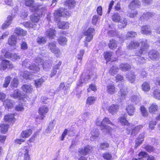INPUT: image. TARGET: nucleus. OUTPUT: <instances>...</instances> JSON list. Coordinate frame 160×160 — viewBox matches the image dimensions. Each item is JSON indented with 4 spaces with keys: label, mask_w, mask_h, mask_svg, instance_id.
I'll return each instance as SVG.
<instances>
[{
    "label": "nucleus",
    "mask_w": 160,
    "mask_h": 160,
    "mask_svg": "<svg viewBox=\"0 0 160 160\" xmlns=\"http://www.w3.org/2000/svg\"><path fill=\"white\" fill-rule=\"evenodd\" d=\"M96 124L97 126H100L103 128H101L104 132L106 133H110L112 129L111 127L108 126L106 125L108 124L113 125L112 123L110 121L109 119L107 118H104L102 120L99 118H98L96 120Z\"/></svg>",
    "instance_id": "1"
},
{
    "label": "nucleus",
    "mask_w": 160,
    "mask_h": 160,
    "mask_svg": "<svg viewBox=\"0 0 160 160\" xmlns=\"http://www.w3.org/2000/svg\"><path fill=\"white\" fill-rule=\"evenodd\" d=\"M95 32V30L93 28H90L83 32V35L86 36L83 42L84 47H88V42L92 39Z\"/></svg>",
    "instance_id": "2"
},
{
    "label": "nucleus",
    "mask_w": 160,
    "mask_h": 160,
    "mask_svg": "<svg viewBox=\"0 0 160 160\" xmlns=\"http://www.w3.org/2000/svg\"><path fill=\"white\" fill-rule=\"evenodd\" d=\"M22 65L23 67L27 68L34 73L37 72L40 70V67L37 65L35 60L33 62L30 64L28 60H26L22 62Z\"/></svg>",
    "instance_id": "3"
},
{
    "label": "nucleus",
    "mask_w": 160,
    "mask_h": 160,
    "mask_svg": "<svg viewBox=\"0 0 160 160\" xmlns=\"http://www.w3.org/2000/svg\"><path fill=\"white\" fill-rule=\"evenodd\" d=\"M69 13L66 10L62 8H60L59 9L56 10L54 13V16L55 19L58 20V18L60 17L67 18L69 16Z\"/></svg>",
    "instance_id": "4"
},
{
    "label": "nucleus",
    "mask_w": 160,
    "mask_h": 160,
    "mask_svg": "<svg viewBox=\"0 0 160 160\" xmlns=\"http://www.w3.org/2000/svg\"><path fill=\"white\" fill-rule=\"evenodd\" d=\"M35 62L37 65L39 67V66L42 65L43 68L45 69H49L52 66L51 62L49 61H46L43 63V60L40 58L35 59Z\"/></svg>",
    "instance_id": "5"
},
{
    "label": "nucleus",
    "mask_w": 160,
    "mask_h": 160,
    "mask_svg": "<svg viewBox=\"0 0 160 160\" xmlns=\"http://www.w3.org/2000/svg\"><path fill=\"white\" fill-rule=\"evenodd\" d=\"M48 48L52 53L55 54L57 56L61 54L60 49L57 47L56 42H50L48 44Z\"/></svg>",
    "instance_id": "6"
},
{
    "label": "nucleus",
    "mask_w": 160,
    "mask_h": 160,
    "mask_svg": "<svg viewBox=\"0 0 160 160\" xmlns=\"http://www.w3.org/2000/svg\"><path fill=\"white\" fill-rule=\"evenodd\" d=\"M13 67V65L9 60L3 59L0 64V70H4L6 69H10Z\"/></svg>",
    "instance_id": "7"
},
{
    "label": "nucleus",
    "mask_w": 160,
    "mask_h": 160,
    "mask_svg": "<svg viewBox=\"0 0 160 160\" xmlns=\"http://www.w3.org/2000/svg\"><path fill=\"white\" fill-rule=\"evenodd\" d=\"M149 47V45L147 43V40H144L142 42L141 46L139 50H137L135 52V54L137 56H140L142 53L146 52Z\"/></svg>",
    "instance_id": "8"
},
{
    "label": "nucleus",
    "mask_w": 160,
    "mask_h": 160,
    "mask_svg": "<svg viewBox=\"0 0 160 160\" xmlns=\"http://www.w3.org/2000/svg\"><path fill=\"white\" fill-rule=\"evenodd\" d=\"M38 12H42L41 14L40 13H39L38 16H36V14H34V15L32 16L31 18V22L32 23L34 24L35 23L36 24V23L38 22L39 21V16L41 14H42L43 13L45 12L46 11V9L45 8H39L38 10H37L36 11H37Z\"/></svg>",
    "instance_id": "9"
},
{
    "label": "nucleus",
    "mask_w": 160,
    "mask_h": 160,
    "mask_svg": "<svg viewBox=\"0 0 160 160\" xmlns=\"http://www.w3.org/2000/svg\"><path fill=\"white\" fill-rule=\"evenodd\" d=\"M4 56L6 58L11 59L12 61H16L20 59V58L19 55L16 53L7 51L5 52Z\"/></svg>",
    "instance_id": "10"
},
{
    "label": "nucleus",
    "mask_w": 160,
    "mask_h": 160,
    "mask_svg": "<svg viewBox=\"0 0 160 160\" xmlns=\"http://www.w3.org/2000/svg\"><path fill=\"white\" fill-rule=\"evenodd\" d=\"M49 110L48 107L46 106H42L38 110V113L40 115L41 119H43L45 115L48 113Z\"/></svg>",
    "instance_id": "11"
},
{
    "label": "nucleus",
    "mask_w": 160,
    "mask_h": 160,
    "mask_svg": "<svg viewBox=\"0 0 160 160\" xmlns=\"http://www.w3.org/2000/svg\"><path fill=\"white\" fill-rule=\"evenodd\" d=\"M107 92L110 94H113L117 92L114 84L112 82L110 83L107 86Z\"/></svg>",
    "instance_id": "12"
},
{
    "label": "nucleus",
    "mask_w": 160,
    "mask_h": 160,
    "mask_svg": "<svg viewBox=\"0 0 160 160\" xmlns=\"http://www.w3.org/2000/svg\"><path fill=\"white\" fill-rule=\"evenodd\" d=\"M92 148L90 146H87L81 149H79L78 150V152L80 154L86 155L88 154L92 149Z\"/></svg>",
    "instance_id": "13"
},
{
    "label": "nucleus",
    "mask_w": 160,
    "mask_h": 160,
    "mask_svg": "<svg viewBox=\"0 0 160 160\" xmlns=\"http://www.w3.org/2000/svg\"><path fill=\"white\" fill-rule=\"evenodd\" d=\"M25 5L32 8L31 9L33 11H36L38 8V7L34 5V0H26Z\"/></svg>",
    "instance_id": "14"
},
{
    "label": "nucleus",
    "mask_w": 160,
    "mask_h": 160,
    "mask_svg": "<svg viewBox=\"0 0 160 160\" xmlns=\"http://www.w3.org/2000/svg\"><path fill=\"white\" fill-rule=\"evenodd\" d=\"M140 5V3L138 0H133L130 2L129 6V8L131 10H134L135 9L138 8Z\"/></svg>",
    "instance_id": "15"
},
{
    "label": "nucleus",
    "mask_w": 160,
    "mask_h": 160,
    "mask_svg": "<svg viewBox=\"0 0 160 160\" xmlns=\"http://www.w3.org/2000/svg\"><path fill=\"white\" fill-rule=\"evenodd\" d=\"M56 33V32L54 29L50 28L47 31L46 35L47 37L50 38L52 39L55 36Z\"/></svg>",
    "instance_id": "16"
},
{
    "label": "nucleus",
    "mask_w": 160,
    "mask_h": 160,
    "mask_svg": "<svg viewBox=\"0 0 160 160\" xmlns=\"http://www.w3.org/2000/svg\"><path fill=\"white\" fill-rule=\"evenodd\" d=\"M126 111L128 114L130 116L134 115L135 108L134 106L131 104H129L126 107Z\"/></svg>",
    "instance_id": "17"
},
{
    "label": "nucleus",
    "mask_w": 160,
    "mask_h": 160,
    "mask_svg": "<svg viewBox=\"0 0 160 160\" xmlns=\"http://www.w3.org/2000/svg\"><path fill=\"white\" fill-rule=\"evenodd\" d=\"M119 108L118 105L113 104L109 106L108 111L110 113L114 114L117 112Z\"/></svg>",
    "instance_id": "18"
},
{
    "label": "nucleus",
    "mask_w": 160,
    "mask_h": 160,
    "mask_svg": "<svg viewBox=\"0 0 160 160\" xmlns=\"http://www.w3.org/2000/svg\"><path fill=\"white\" fill-rule=\"evenodd\" d=\"M17 38L16 36L12 35L8 38V44L10 46H15L17 43Z\"/></svg>",
    "instance_id": "19"
},
{
    "label": "nucleus",
    "mask_w": 160,
    "mask_h": 160,
    "mask_svg": "<svg viewBox=\"0 0 160 160\" xmlns=\"http://www.w3.org/2000/svg\"><path fill=\"white\" fill-rule=\"evenodd\" d=\"M159 53L157 51L155 50H152L150 51L149 53V57L152 59L156 60L159 57Z\"/></svg>",
    "instance_id": "20"
},
{
    "label": "nucleus",
    "mask_w": 160,
    "mask_h": 160,
    "mask_svg": "<svg viewBox=\"0 0 160 160\" xmlns=\"http://www.w3.org/2000/svg\"><path fill=\"white\" fill-rule=\"evenodd\" d=\"M32 132L31 129H27L23 131L21 134V137L25 138L29 137L32 133Z\"/></svg>",
    "instance_id": "21"
},
{
    "label": "nucleus",
    "mask_w": 160,
    "mask_h": 160,
    "mask_svg": "<svg viewBox=\"0 0 160 160\" xmlns=\"http://www.w3.org/2000/svg\"><path fill=\"white\" fill-rule=\"evenodd\" d=\"M144 138V135L143 134H140L137 139L135 140V147L137 148V147L141 144L142 142L143 141Z\"/></svg>",
    "instance_id": "22"
},
{
    "label": "nucleus",
    "mask_w": 160,
    "mask_h": 160,
    "mask_svg": "<svg viewBox=\"0 0 160 160\" xmlns=\"http://www.w3.org/2000/svg\"><path fill=\"white\" fill-rule=\"evenodd\" d=\"M69 24L68 22H59L58 23V27L60 29H67L69 28Z\"/></svg>",
    "instance_id": "23"
},
{
    "label": "nucleus",
    "mask_w": 160,
    "mask_h": 160,
    "mask_svg": "<svg viewBox=\"0 0 160 160\" xmlns=\"http://www.w3.org/2000/svg\"><path fill=\"white\" fill-rule=\"evenodd\" d=\"M58 43L62 46H64L67 45V40L64 37H60L57 40Z\"/></svg>",
    "instance_id": "24"
},
{
    "label": "nucleus",
    "mask_w": 160,
    "mask_h": 160,
    "mask_svg": "<svg viewBox=\"0 0 160 160\" xmlns=\"http://www.w3.org/2000/svg\"><path fill=\"white\" fill-rule=\"evenodd\" d=\"M13 18L12 16H8L7 17V20L3 24L2 26L3 29L6 28L11 23V21Z\"/></svg>",
    "instance_id": "25"
},
{
    "label": "nucleus",
    "mask_w": 160,
    "mask_h": 160,
    "mask_svg": "<svg viewBox=\"0 0 160 160\" xmlns=\"http://www.w3.org/2000/svg\"><path fill=\"white\" fill-rule=\"evenodd\" d=\"M118 42L115 40H110L108 43L109 47L111 49H115L117 47Z\"/></svg>",
    "instance_id": "26"
},
{
    "label": "nucleus",
    "mask_w": 160,
    "mask_h": 160,
    "mask_svg": "<svg viewBox=\"0 0 160 160\" xmlns=\"http://www.w3.org/2000/svg\"><path fill=\"white\" fill-rule=\"evenodd\" d=\"M15 32L18 35L21 36H25L27 33L26 31L20 28H16L15 30Z\"/></svg>",
    "instance_id": "27"
},
{
    "label": "nucleus",
    "mask_w": 160,
    "mask_h": 160,
    "mask_svg": "<svg viewBox=\"0 0 160 160\" xmlns=\"http://www.w3.org/2000/svg\"><path fill=\"white\" fill-rule=\"evenodd\" d=\"M23 90L28 93H30L32 92L33 90L32 87L29 85H24L22 87Z\"/></svg>",
    "instance_id": "28"
},
{
    "label": "nucleus",
    "mask_w": 160,
    "mask_h": 160,
    "mask_svg": "<svg viewBox=\"0 0 160 160\" xmlns=\"http://www.w3.org/2000/svg\"><path fill=\"white\" fill-rule=\"evenodd\" d=\"M141 32L142 34H148L151 33V31L148 26L145 25L142 27Z\"/></svg>",
    "instance_id": "29"
},
{
    "label": "nucleus",
    "mask_w": 160,
    "mask_h": 160,
    "mask_svg": "<svg viewBox=\"0 0 160 160\" xmlns=\"http://www.w3.org/2000/svg\"><path fill=\"white\" fill-rule=\"evenodd\" d=\"M45 80L42 78H40L34 80V85L37 88H39L41 86L42 83L44 82Z\"/></svg>",
    "instance_id": "30"
},
{
    "label": "nucleus",
    "mask_w": 160,
    "mask_h": 160,
    "mask_svg": "<svg viewBox=\"0 0 160 160\" xmlns=\"http://www.w3.org/2000/svg\"><path fill=\"white\" fill-rule=\"evenodd\" d=\"M139 45V43L137 41H132L128 46V48L130 49L135 48Z\"/></svg>",
    "instance_id": "31"
},
{
    "label": "nucleus",
    "mask_w": 160,
    "mask_h": 160,
    "mask_svg": "<svg viewBox=\"0 0 160 160\" xmlns=\"http://www.w3.org/2000/svg\"><path fill=\"white\" fill-rule=\"evenodd\" d=\"M118 87L120 89L121 96H122L125 97L127 94L126 88H125L122 84H119L118 85Z\"/></svg>",
    "instance_id": "32"
},
{
    "label": "nucleus",
    "mask_w": 160,
    "mask_h": 160,
    "mask_svg": "<svg viewBox=\"0 0 160 160\" xmlns=\"http://www.w3.org/2000/svg\"><path fill=\"white\" fill-rule=\"evenodd\" d=\"M21 75L24 78L26 79H31L32 78V74L29 72L25 71L23 72H22Z\"/></svg>",
    "instance_id": "33"
},
{
    "label": "nucleus",
    "mask_w": 160,
    "mask_h": 160,
    "mask_svg": "<svg viewBox=\"0 0 160 160\" xmlns=\"http://www.w3.org/2000/svg\"><path fill=\"white\" fill-rule=\"evenodd\" d=\"M24 155V160H30L29 156L28 154V150L26 148L21 150L20 151Z\"/></svg>",
    "instance_id": "34"
},
{
    "label": "nucleus",
    "mask_w": 160,
    "mask_h": 160,
    "mask_svg": "<svg viewBox=\"0 0 160 160\" xmlns=\"http://www.w3.org/2000/svg\"><path fill=\"white\" fill-rule=\"evenodd\" d=\"M14 104V102L10 100H6L3 102V104L8 108H11L13 107Z\"/></svg>",
    "instance_id": "35"
},
{
    "label": "nucleus",
    "mask_w": 160,
    "mask_h": 160,
    "mask_svg": "<svg viewBox=\"0 0 160 160\" xmlns=\"http://www.w3.org/2000/svg\"><path fill=\"white\" fill-rule=\"evenodd\" d=\"M5 120L6 121L11 122H14V118L13 114H9L5 116Z\"/></svg>",
    "instance_id": "36"
},
{
    "label": "nucleus",
    "mask_w": 160,
    "mask_h": 160,
    "mask_svg": "<svg viewBox=\"0 0 160 160\" xmlns=\"http://www.w3.org/2000/svg\"><path fill=\"white\" fill-rule=\"evenodd\" d=\"M96 99V98L93 96L88 97L86 100V104L90 105L94 104Z\"/></svg>",
    "instance_id": "37"
},
{
    "label": "nucleus",
    "mask_w": 160,
    "mask_h": 160,
    "mask_svg": "<svg viewBox=\"0 0 160 160\" xmlns=\"http://www.w3.org/2000/svg\"><path fill=\"white\" fill-rule=\"evenodd\" d=\"M158 109V106L155 103H153L149 107L148 109L150 112L154 113Z\"/></svg>",
    "instance_id": "38"
},
{
    "label": "nucleus",
    "mask_w": 160,
    "mask_h": 160,
    "mask_svg": "<svg viewBox=\"0 0 160 160\" xmlns=\"http://www.w3.org/2000/svg\"><path fill=\"white\" fill-rule=\"evenodd\" d=\"M142 89L145 92H148L150 89L149 84L147 82H145L142 85Z\"/></svg>",
    "instance_id": "39"
},
{
    "label": "nucleus",
    "mask_w": 160,
    "mask_h": 160,
    "mask_svg": "<svg viewBox=\"0 0 160 160\" xmlns=\"http://www.w3.org/2000/svg\"><path fill=\"white\" fill-rule=\"evenodd\" d=\"M142 127L143 126L142 125L135 127L132 130L131 135L133 136L135 135Z\"/></svg>",
    "instance_id": "40"
},
{
    "label": "nucleus",
    "mask_w": 160,
    "mask_h": 160,
    "mask_svg": "<svg viewBox=\"0 0 160 160\" xmlns=\"http://www.w3.org/2000/svg\"><path fill=\"white\" fill-rule=\"evenodd\" d=\"M85 52V50L83 49H81L77 54L76 57L77 58L80 60V62L81 63L83 55Z\"/></svg>",
    "instance_id": "41"
},
{
    "label": "nucleus",
    "mask_w": 160,
    "mask_h": 160,
    "mask_svg": "<svg viewBox=\"0 0 160 160\" xmlns=\"http://www.w3.org/2000/svg\"><path fill=\"white\" fill-rule=\"evenodd\" d=\"M118 67L116 66H113L110 68L109 73L111 75H114L118 72Z\"/></svg>",
    "instance_id": "42"
},
{
    "label": "nucleus",
    "mask_w": 160,
    "mask_h": 160,
    "mask_svg": "<svg viewBox=\"0 0 160 160\" xmlns=\"http://www.w3.org/2000/svg\"><path fill=\"white\" fill-rule=\"evenodd\" d=\"M120 23L118 25V27L120 28H125L127 25V20L126 18H123L121 19Z\"/></svg>",
    "instance_id": "43"
},
{
    "label": "nucleus",
    "mask_w": 160,
    "mask_h": 160,
    "mask_svg": "<svg viewBox=\"0 0 160 160\" xmlns=\"http://www.w3.org/2000/svg\"><path fill=\"white\" fill-rule=\"evenodd\" d=\"M21 93L20 91L18 90H15L13 93L11 95V97L14 98H21Z\"/></svg>",
    "instance_id": "44"
},
{
    "label": "nucleus",
    "mask_w": 160,
    "mask_h": 160,
    "mask_svg": "<svg viewBox=\"0 0 160 160\" xmlns=\"http://www.w3.org/2000/svg\"><path fill=\"white\" fill-rule=\"evenodd\" d=\"M112 19L115 22H120L121 18L119 14L118 13H114L112 16Z\"/></svg>",
    "instance_id": "45"
},
{
    "label": "nucleus",
    "mask_w": 160,
    "mask_h": 160,
    "mask_svg": "<svg viewBox=\"0 0 160 160\" xmlns=\"http://www.w3.org/2000/svg\"><path fill=\"white\" fill-rule=\"evenodd\" d=\"M119 68L122 71H124L130 69V66L127 63L124 64L122 63L120 65Z\"/></svg>",
    "instance_id": "46"
},
{
    "label": "nucleus",
    "mask_w": 160,
    "mask_h": 160,
    "mask_svg": "<svg viewBox=\"0 0 160 160\" xmlns=\"http://www.w3.org/2000/svg\"><path fill=\"white\" fill-rule=\"evenodd\" d=\"M0 128L1 132L3 133H5L7 132L9 126L7 124H3L0 125Z\"/></svg>",
    "instance_id": "47"
},
{
    "label": "nucleus",
    "mask_w": 160,
    "mask_h": 160,
    "mask_svg": "<svg viewBox=\"0 0 160 160\" xmlns=\"http://www.w3.org/2000/svg\"><path fill=\"white\" fill-rule=\"evenodd\" d=\"M152 96L155 99L160 100V90L154 91L152 92Z\"/></svg>",
    "instance_id": "48"
},
{
    "label": "nucleus",
    "mask_w": 160,
    "mask_h": 160,
    "mask_svg": "<svg viewBox=\"0 0 160 160\" xmlns=\"http://www.w3.org/2000/svg\"><path fill=\"white\" fill-rule=\"evenodd\" d=\"M103 158L106 160H112V156L110 153L106 152L103 153L102 155Z\"/></svg>",
    "instance_id": "49"
},
{
    "label": "nucleus",
    "mask_w": 160,
    "mask_h": 160,
    "mask_svg": "<svg viewBox=\"0 0 160 160\" xmlns=\"http://www.w3.org/2000/svg\"><path fill=\"white\" fill-rule=\"evenodd\" d=\"M23 25L26 28H35L36 26V24L34 23V24H32L31 22H24L23 23Z\"/></svg>",
    "instance_id": "50"
},
{
    "label": "nucleus",
    "mask_w": 160,
    "mask_h": 160,
    "mask_svg": "<svg viewBox=\"0 0 160 160\" xmlns=\"http://www.w3.org/2000/svg\"><path fill=\"white\" fill-rule=\"evenodd\" d=\"M91 138L92 139H94L95 138L98 137L99 135L98 131L97 130H93L91 132Z\"/></svg>",
    "instance_id": "51"
},
{
    "label": "nucleus",
    "mask_w": 160,
    "mask_h": 160,
    "mask_svg": "<svg viewBox=\"0 0 160 160\" xmlns=\"http://www.w3.org/2000/svg\"><path fill=\"white\" fill-rule=\"evenodd\" d=\"M70 86V85L69 84H68L65 86L64 84V83L63 82H61L59 87V90H64L65 91H66L67 90L68 88Z\"/></svg>",
    "instance_id": "52"
},
{
    "label": "nucleus",
    "mask_w": 160,
    "mask_h": 160,
    "mask_svg": "<svg viewBox=\"0 0 160 160\" xmlns=\"http://www.w3.org/2000/svg\"><path fill=\"white\" fill-rule=\"evenodd\" d=\"M37 43L39 44H44L46 42V40L44 37H38L36 39Z\"/></svg>",
    "instance_id": "53"
},
{
    "label": "nucleus",
    "mask_w": 160,
    "mask_h": 160,
    "mask_svg": "<svg viewBox=\"0 0 160 160\" xmlns=\"http://www.w3.org/2000/svg\"><path fill=\"white\" fill-rule=\"evenodd\" d=\"M140 111L142 116L146 117L148 116V113L147 111L144 106H141Z\"/></svg>",
    "instance_id": "54"
},
{
    "label": "nucleus",
    "mask_w": 160,
    "mask_h": 160,
    "mask_svg": "<svg viewBox=\"0 0 160 160\" xmlns=\"http://www.w3.org/2000/svg\"><path fill=\"white\" fill-rule=\"evenodd\" d=\"M66 6L69 8H71L74 6L75 2L74 0H67L65 3Z\"/></svg>",
    "instance_id": "55"
},
{
    "label": "nucleus",
    "mask_w": 160,
    "mask_h": 160,
    "mask_svg": "<svg viewBox=\"0 0 160 160\" xmlns=\"http://www.w3.org/2000/svg\"><path fill=\"white\" fill-rule=\"evenodd\" d=\"M11 78L10 76H8L6 77L4 80V83L3 85V87L4 88H7L10 83Z\"/></svg>",
    "instance_id": "56"
},
{
    "label": "nucleus",
    "mask_w": 160,
    "mask_h": 160,
    "mask_svg": "<svg viewBox=\"0 0 160 160\" xmlns=\"http://www.w3.org/2000/svg\"><path fill=\"white\" fill-rule=\"evenodd\" d=\"M119 121L122 125H128V124H129L128 122V121L123 117L120 118L119 119Z\"/></svg>",
    "instance_id": "57"
},
{
    "label": "nucleus",
    "mask_w": 160,
    "mask_h": 160,
    "mask_svg": "<svg viewBox=\"0 0 160 160\" xmlns=\"http://www.w3.org/2000/svg\"><path fill=\"white\" fill-rule=\"evenodd\" d=\"M112 53V52H106L104 53V58L107 61H109L111 60V57Z\"/></svg>",
    "instance_id": "58"
},
{
    "label": "nucleus",
    "mask_w": 160,
    "mask_h": 160,
    "mask_svg": "<svg viewBox=\"0 0 160 160\" xmlns=\"http://www.w3.org/2000/svg\"><path fill=\"white\" fill-rule=\"evenodd\" d=\"M127 78L131 82H133L135 81V76L133 73H131L127 75Z\"/></svg>",
    "instance_id": "59"
},
{
    "label": "nucleus",
    "mask_w": 160,
    "mask_h": 160,
    "mask_svg": "<svg viewBox=\"0 0 160 160\" xmlns=\"http://www.w3.org/2000/svg\"><path fill=\"white\" fill-rule=\"evenodd\" d=\"M154 15L153 13L150 12H147L146 14L144 13L143 15V18L144 19L147 20L148 18L152 17Z\"/></svg>",
    "instance_id": "60"
},
{
    "label": "nucleus",
    "mask_w": 160,
    "mask_h": 160,
    "mask_svg": "<svg viewBox=\"0 0 160 160\" xmlns=\"http://www.w3.org/2000/svg\"><path fill=\"white\" fill-rule=\"evenodd\" d=\"M24 109L23 106L22 104L17 105L15 107L16 110L18 111H22L24 110Z\"/></svg>",
    "instance_id": "61"
},
{
    "label": "nucleus",
    "mask_w": 160,
    "mask_h": 160,
    "mask_svg": "<svg viewBox=\"0 0 160 160\" xmlns=\"http://www.w3.org/2000/svg\"><path fill=\"white\" fill-rule=\"evenodd\" d=\"M90 116L89 113L87 112H84L82 115V118L84 120H86L88 119Z\"/></svg>",
    "instance_id": "62"
},
{
    "label": "nucleus",
    "mask_w": 160,
    "mask_h": 160,
    "mask_svg": "<svg viewBox=\"0 0 160 160\" xmlns=\"http://www.w3.org/2000/svg\"><path fill=\"white\" fill-rule=\"evenodd\" d=\"M18 81L17 78H14L11 82V85L12 87H16L18 84Z\"/></svg>",
    "instance_id": "63"
},
{
    "label": "nucleus",
    "mask_w": 160,
    "mask_h": 160,
    "mask_svg": "<svg viewBox=\"0 0 160 160\" xmlns=\"http://www.w3.org/2000/svg\"><path fill=\"white\" fill-rule=\"evenodd\" d=\"M98 19V17L97 15H94L92 18V23L93 25H95Z\"/></svg>",
    "instance_id": "64"
}]
</instances>
